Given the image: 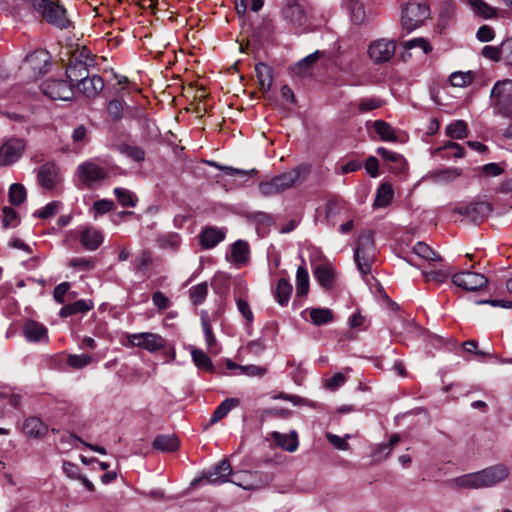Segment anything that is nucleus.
<instances>
[{"label":"nucleus","instance_id":"nucleus-1","mask_svg":"<svg viewBox=\"0 0 512 512\" xmlns=\"http://www.w3.org/2000/svg\"><path fill=\"white\" fill-rule=\"evenodd\" d=\"M306 174L307 169L304 167H296L290 171H286L268 181L260 182L258 185L259 193L267 197L284 192L295 184L302 182Z\"/></svg>","mask_w":512,"mask_h":512},{"label":"nucleus","instance_id":"nucleus-2","mask_svg":"<svg viewBox=\"0 0 512 512\" xmlns=\"http://www.w3.org/2000/svg\"><path fill=\"white\" fill-rule=\"evenodd\" d=\"M376 256V249L371 231L363 232L357 241L354 259L358 270L362 275H368L371 272V266Z\"/></svg>","mask_w":512,"mask_h":512},{"label":"nucleus","instance_id":"nucleus-3","mask_svg":"<svg viewBox=\"0 0 512 512\" xmlns=\"http://www.w3.org/2000/svg\"><path fill=\"white\" fill-rule=\"evenodd\" d=\"M27 5L38 12L48 23L61 29L66 28L69 21L66 10L50 0H26Z\"/></svg>","mask_w":512,"mask_h":512},{"label":"nucleus","instance_id":"nucleus-4","mask_svg":"<svg viewBox=\"0 0 512 512\" xmlns=\"http://www.w3.org/2000/svg\"><path fill=\"white\" fill-rule=\"evenodd\" d=\"M491 102L499 114L512 118V80L505 79L494 84Z\"/></svg>","mask_w":512,"mask_h":512},{"label":"nucleus","instance_id":"nucleus-5","mask_svg":"<svg viewBox=\"0 0 512 512\" xmlns=\"http://www.w3.org/2000/svg\"><path fill=\"white\" fill-rule=\"evenodd\" d=\"M429 16L430 8L425 2L409 1L402 12V27L407 32H411L421 26Z\"/></svg>","mask_w":512,"mask_h":512},{"label":"nucleus","instance_id":"nucleus-6","mask_svg":"<svg viewBox=\"0 0 512 512\" xmlns=\"http://www.w3.org/2000/svg\"><path fill=\"white\" fill-rule=\"evenodd\" d=\"M75 175L85 188L91 189L96 183L105 180L108 172L94 160H87L77 166Z\"/></svg>","mask_w":512,"mask_h":512},{"label":"nucleus","instance_id":"nucleus-7","mask_svg":"<svg viewBox=\"0 0 512 512\" xmlns=\"http://www.w3.org/2000/svg\"><path fill=\"white\" fill-rule=\"evenodd\" d=\"M395 51L396 41L388 38L375 39L367 47L368 57L376 65L388 63L394 57Z\"/></svg>","mask_w":512,"mask_h":512},{"label":"nucleus","instance_id":"nucleus-8","mask_svg":"<svg viewBox=\"0 0 512 512\" xmlns=\"http://www.w3.org/2000/svg\"><path fill=\"white\" fill-rule=\"evenodd\" d=\"M127 339L130 345L147 350L150 353L164 350L167 347V340L152 332L128 334Z\"/></svg>","mask_w":512,"mask_h":512},{"label":"nucleus","instance_id":"nucleus-9","mask_svg":"<svg viewBox=\"0 0 512 512\" xmlns=\"http://www.w3.org/2000/svg\"><path fill=\"white\" fill-rule=\"evenodd\" d=\"M43 93L52 100H71L74 95L73 84L63 79H49L41 84Z\"/></svg>","mask_w":512,"mask_h":512},{"label":"nucleus","instance_id":"nucleus-10","mask_svg":"<svg viewBox=\"0 0 512 512\" xmlns=\"http://www.w3.org/2000/svg\"><path fill=\"white\" fill-rule=\"evenodd\" d=\"M26 142L20 138H9L0 146V166L16 163L23 155Z\"/></svg>","mask_w":512,"mask_h":512},{"label":"nucleus","instance_id":"nucleus-11","mask_svg":"<svg viewBox=\"0 0 512 512\" xmlns=\"http://www.w3.org/2000/svg\"><path fill=\"white\" fill-rule=\"evenodd\" d=\"M36 179L42 189L52 191L61 181L60 168L52 161L46 162L37 169Z\"/></svg>","mask_w":512,"mask_h":512},{"label":"nucleus","instance_id":"nucleus-12","mask_svg":"<svg viewBox=\"0 0 512 512\" xmlns=\"http://www.w3.org/2000/svg\"><path fill=\"white\" fill-rule=\"evenodd\" d=\"M452 283L466 291H477L485 287L487 278L481 274L471 271H461L451 277Z\"/></svg>","mask_w":512,"mask_h":512},{"label":"nucleus","instance_id":"nucleus-13","mask_svg":"<svg viewBox=\"0 0 512 512\" xmlns=\"http://www.w3.org/2000/svg\"><path fill=\"white\" fill-rule=\"evenodd\" d=\"M481 488L492 487L509 476V469L504 464H497L477 471Z\"/></svg>","mask_w":512,"mask_h":512},{"label":"nucleus","instance_id":"nucleus-14","mask_svg":"<svg viewBox=\"0 0 512 512\" xmlns=\"http://www.w3.org/2000/svg\"><path fill=\"white\" fill-rule=\"evenodd\" d=\"M232 466L227 459H222L211 470L204 471L198 481L206 480L207 483L213 485H220L229 482V477L232 475ZM197 482V479L194 480Z\"/></svg>","mask_w":512,"mask_h":512},{"label":"nucleus","instance_id":"nucleus-15","mask_svg":"<svg viewBox=\"0 0 512 512\" xmlns=\"http://www.w3.org/2000/svg\"><path fill=\"white\" fill-rule=\"evenodd\" d=\"M282 14L295 27H301L307 21L305 9L299 0H283Z\"/></svg>","mask_w":512,"mask_h":512},{"label":"nucleus","instance_id":"nucleus-16","mask_svg":"<svg viewBox=\"0 0 512 512\" xmlns=\"http://www.w3.org/2000/svg\"><path fill=\"white\" fill-rule=\"evenodd\" d=\"M50 64V55L45 50H36L25 58L24 67L33 71L34 76L47 72Z\"/></svg>","mask_w":512,"mask_h":512},{"label":"nucleus","instance_id":"nucleus-17","mask_svg":"<svg viewBox=\"0 0 512 512\" xmlns=\"http://www.w3.org/2000/svg\"><path fill=\"white\" fill-rule=\"evenodd\" d=\"M103 241V233L93 226H85L79 233V242L88 251H95Z\"/></svg>","mask_w":512,"mask_h":512},{"label":"nucleus","instance_id":"nucleus-18","mask_svg":"<svg viewBox=\"0 0 512 512\" xmlns=\"http://www.w3.org/2000/svg\"><path fill=\"white\" fill-rule=\"evenodd\" d=\"M492 208L489 203L477 202L467 206L458 207L455 212L467 216L473 222L484 220L491 212Z\"/></svg>","mask_w":512,"mask_h":512},{"label":"nucleus","instance_id":"nucleus-19","mask_svg":"<svg viewBox=\"0 0 512 512\" xmlns=\"http://www.w3.org/2000/svg\"><path fill=\"white\" fill-rule=\"evenodd\" d=\"M77 88L85 97L93 99L103 90L104 81L98 75H88L77 83Z\"/></svg>","mask_w":512,"mask_h":512},{"label":"nucleus","instance_id":"nucleus-20","mask_svg":"<svg viewBox=\"0 0 512 512\" xmlns=\"http://www.w3.org/2000/svg\"><path fill=\"white\" fill-rule=\"evenodd\" d=\"M224 228L206 227L199 235L200 245L203 249H212L225 239Z\"/></svg>","mask_w":512,"mask_h":512},{"label":"nucleus","instance_id":"nucleus-21","mask_svg":"<svg viewBox=\"0 0 512 512\" xmlns=\"http://www.w3.org/2000/svg\"><path fill=\"white\" fill-rule=\"evenodd\" d=\"M260 476L261 474L258 471H245L240 474H236V479L230 480L229 482L245 490H256L264 485L260 480Z\"/></svg>","mask_w":512,"mask_h":512},{"label":"nucleus","instance_id":"nucleus-22","mask_svg":"<svg viewBox=\"0 0 512 512\" xmlns=\"http://www.w3.org/2000/svg\"><path fill=\"white\" fill-rule=\"evenodd\" d=\"M23 433L31 438H42L48 432V426L38 417L27 418L22 425Z\"/></svg>","mask_w":512,"mask_h":512},{"label":"nucleus","instance_id":"nucleus-23","mask_svg":"<svg viewBox=\"0 0 512 512\" xmlns=\"http://www.w3.org/2000/svg\"><path fill=\"white\" fill-rule=\"evenodd\" d=\"M23 334L29 342H39L42 339H47V328L34 320H28L24 323Z\"/></svg>","mask_w":512,"mask_h":512},{"label":"nucleus","instance_id":"nucleus-24","mask_svg":"<svg viewBox=\"0 0 512 512\" xmlns=\"http://www.w3.org/2000/svg\"><path fill=\"white\" fill-rule=\"evenodd\" d=\"M462 175V169L457 167H449L438 169L430 173V178L435 183L447 184Z\"/></svg>","mask_w":512,"mask_h":512},{"label":"nucleus","instance_id":"nucleus-25","mask_svg":"<svg viewBox=\"0 0 512 512\" xmlns=\"http://www.w3.org/2000/svg\"><path fill=\"white\" fill-rule=\"evenodd\" d=\"M180 446L175 435H158L152 442V447L161 452H174Z\"/></svg>","mask_w":512,"mask_h":512},{"label":"nucleus","instance_id":"nucleus-26","mask_svg":"<svg viewBox=\"0 0 512 512\" xmlns=\"http://www.w3.org/2000/svg\"><path fill=\"white\" fill-rule=\"evenodd\" d=\"M91 309H93V303L91 301L81 299L63 306L60 309L59 315L65 318L80 313H87Z\"/></svg>","mask_w":512,"mask_h":512},{"label":"nucleus","instance_id":"nucleus-27","mask_svg":"<svg viewBox=\"0 0 512 512\" xmlns=\"http://www.w3.org/2000/svg\"><path fill=\"white\" fill-rule=\"evenodd\" d=\"M88 66L84 62L80 61H69L66 68V76L71 83L79 82L88 76Z\"/></svg>","mask_w":512,"mask_h":512},{"label":"nucleus","instance_id":"nucleus-28","mask_svg":"<svg viewBox=\"0 0 512 512\" xmlns=\"http://www.w3.org/2000/svg\"><path fill=\"white\" fill-rule=\"evenodd\" d=\"M256 77L259 82L260 90L266 92L269 91L272 86V68L265 63H258L255 66Z\"/></svg>","mask_w":512,"mask_h":512},{"label":"nucleus","instance_id":"nucleus-29","mask_svg":"<svg viewBox=\"0 0 512 512\" xmlns=\"http://www.w3.org/2000/svg\"><path fill=\"white\" fill-rule=\"evenodd\" d=\"M477 473H468L449 480V485L458 489H481Z\"/></svg>","mask_w":512,"mask_h":512},{"label":"nucleus","instance_id":"nucleus-30","mask_svg":"<svg viewBox=\"0 0 512 512\" xmlns=\"http://www.w3.org/2000/svg\"><path fill=\"white\" fill-rule=\"evenodd\" d=\"M394 197V191L389 183H382L376 192V197L373 203L375 208H382L388 206Z\"/></svg>","mask_w":512,"mask_h":512},{"label":"nucleus","instance_id":"nucleus-31","mask_svg":"<svg viewBox=\"0 0 512 512\" xmlns=\"http://www.w3.org/2000/svg\"><path fill=\"white\" fill-rule=\"evenodd\" d=\"M240 404L237 398H227L221 402L219 406L212 413L210 424L213 425L223 419L233 408Z\"/></svg>","mask_w":512,"mask_h":512},{"label":"nucleus","instance_id":"nucleus-32","mask_svg":"<svg viewBox=\"0 0 512 512\" xmlns=\"http://www.w3.org/2000/svg\"><path fill=\"white\" fill-rule=\"evenodd\" d=\"M272 437L275 442L286 451L293 452L298 448V438L295 432L291 434L273 432Z\"/></svg>","mask_w":512,"mask_h":512},{"label":"nucleus","instance_id":"nucleus-33","mask_svg":"<svg viewBox=\"0 0 512 512\" xmlns=\"http://www.w3.org/2000/svg\"><path fill=\"white\" fill-rule=\"evenodd\" d=\"M314 276L322 287L330 288L334 282V271L328 265H318L314 270Z\"/></svg>","mask_w":512,"mask_h":512},{"label":"nucleus","instance_id":"nucleus-34","mask_svg":"<svg viewBox=\"0 0 512 512\" xmlns=\"http://www.w3.org/2000/svg\"><path fill=\"white\" fill-rule=\"evenodd\" d=\"M249 245L243 240H237L231 246V256L236 264H243L248 260Z\"/></svg>","mask_w":512,"mask_h":512},{"label":"nucleus","instance_id":"nucleus-35","mask_svg":"<svg viewBox=\"0 0 512 512\" xmlns=\"http://www.w3.org/2000/svg\"><path fill=\"white\" fill-rule=\"evenodd\" d=\"M292 293V285L288 282V280L281 278L278 280L276 289H275V298L277 302L281 306L287 305L289 302L290 296Z\"/></svg>","mask_w":512,"mask_h":512},{"label":"nucleus","instance_id":"nucleus-36","mask_svg":"<svg viewBox=\"0 0 512 512\" xmlns=\"http://www.w3.org/2000/svg\"><path fill=\"white\" fill-rule=\"evenodd\" d=\"M467 2L479 17L489 19L496 16L495 8L491 7L484 0H467Z\"/></svg>","mask_w":512,"mask_h":512},{"label":"nucleus","instance_id":"nucleus-37","mask_svg":"<svg viewBox=\"0 0 512 512\" xmlns=\"http://www.w3.org/2000/svg\"><path fill=\"white\" fill-rule=\"evenodd\" d=\"M309 316L316 326L328 324L333 320V312L329 308H312L309 310Z\"/></svg>","mask_w":512,"mask_h":512},{"label":"nucleus","instance_id":"nucleus-38","mask_svg":"<svg viewBox=\"0 0 512 512\" xmlns=\"http://www.w3.org/2000/svg\"><path fill=\"white\" fill-rule=\"evenodd\" d=\"M373 127L382 141H397V135L394 128L387 122L383 120H376L373 124Z\"/></svg>","mask_w":512,"mask_h":512},{"label":"nucleus","instance_id":"nucleus-39","mask_svg":"<svg viewBox=\"0 0 512 512\" xmlns=\"http://www.w3.org/2000/svg\"><path fill=\"white\" fill-rule=\"evenodd\" d=\"M309 291V274L304 266H299L296 273V295L304 297Z\"/></svg>","mask_w":512,"mask_h":512},{"label":"nucleus","instance_id":"nucleus-40","mask_svg":"<svg viewBox=\"0 0 512 512\" xmlns=\"http://www.w3.org/2000/svg\"><path fill=\"white\" fill-rule=\"evenodd\" d=\"M475 78V73L472 71H456L449 76L450 84L454 87H467L470 86Z\"/></svg>","mask_w":512,"mask_h":512},{"label":"nucleus","instance_id":"nucleus-41","mask_svg":"<svg viewBox=\"0 0 512 512\" xmlns=\"http://www.w3.org/2000/svg\"><path fill=\"white\" fill-rule=\"evenodd\" d=\"M208 295V283L202 282L189 289V299L194 306H199L204 303Z\"/></svg>","mask_w":512,"mask_h":512},{"label":"nucleus","instance_id":"nucleus-42","mask_svg":"<svg viewBox=\"0 0 512 512\" xmlns=\"http://www.w3.org/2000/svg\"><path fill=\"white\" fill-rule=\"evenodd\" d=\"M118 151L137 163H141L145 160V150L140 146L121 144L118 147Z\"/></svg>","mask_w":512,"mask_h":512},{"label":"nucleus","instance_id":"nucleus-43","mask_svg":"<svg viewBox=\"0 0 512 512\" xmlns=\"http://www.w3.org/2000/svg\"><path fill=\"white\" fill-rule=\"evenodd\" d=\"M191 356L194 364L201 370L204 371H213V363L210 357L201 349L193 348L191 351Z\"/></svg>","mask_w":512,"mask_h":512},{"label":"nucleus","instance_id":"nucleus-44","mask_svg":"<svg viewBox=\"0 0 512 512\" xmlns=\"http://www.w3.org/2000/svg\"><path fill=\"white\" fill-rule=\"evenodd\" d=\"M413 252L427 261L442 260L441 256L424 242H417L413 247Z\"/></svg>","mask_w":512,"mask_h":512},{"label":"nucleus","instance_id":"nucleus-45","mask_svg":"<svg viewBox=\"0 0 512 512\" xmlns=\"http://www.w3.org/2000/svg\"><path fill=\"white\" fill-rule=\"evenodd\" d=\"M446 135L453 139L467 137V124L463 120H456L446 127Z\"/></svg>","mask_w":512,"mask_h":512},{"label":"nucleus","instance_id":"nucleus-46","mask_svg":"<svg viewBox=\"0 0 512 512\" xmlns=\"http://www.w3.org/2000/svg\"><path fill=\"white\" fill-rule=\"evenodd\" d=\"M27 197L25 187L20 183H14L9 188V201L12 205L19 206Z\"/></svg>","mask_w":512,"mask_h":512},{"label":"nucleus","instance_id":"nucleus-47","mask_svg":"<svg viewBox=\"0 0 512 512\" xmlns=\"http://www.w3.org/2000/svg\"><path fill=\"white\" fill-rule=\"evenodd\" d=\"M114 194L123 207H134L137 202L136 196L128 189L115 188Z\"/></svg>","mask_w":512,"mask_h":512},{"label":"nucleus","instance_id":"nucleus-48","mask_svg":"<svg viewBox=\"0 0 512 512\" xmlns=\"http://www.w3.org/2000/svg\"><path fill=\"white\" fill-rule=\"evenodd\" d=\"M401 45L405 51L411 50L413 48H420L425 54H428L432 51L431 44L423 37L404 41Z\"/></svg>","mask_w":512,"mask_h":512},{"label":"nucleus","instance_id":"nucleus-49","mask_svg":"<svg viewBox=\"0 0 512 512\" xmlns=\"http://www.w3.org/2000/svg\"><path fill=\"white\" fill-rule=\"evenodd\" d=\"M201 324L204 331L207 346L212 348L216 344V338L212 331V326L209 321V317L206 311L201 313Z\"/></svg>","mask_w":512,"mask_h":512},{"label":"nucleus","instance_id":"nucleus-50","mask_svg":"<svg viewBox=\"0 0 512 512\" xmlns=\"http://www.w3.org/2000/svg\"><path fill=\"white\" fill-rule=\"evenodd\" d=\"M68 265L71 268H76L81 271H90L95 268L96 263L93 258L77 257V258H72L69 261Z\"/></svg>","mask_w":512,"mask_h":512},{"label":"nucleus","instance_id":"nucleus-51","mask_svg":"<svg viewBox=\"0 0 512 512\" xmlns=\"http://www.w3.org/2000/svg\"><path fill=\"white\" fill-rule=\"evenodd\" d=\"M115 209V204L113 201L108 199H101L95 201L92 207L94 217L97 218L98 215L106 214Z\"/></svg>","mask_w":512,"mask_h":512},{"label":"nucleus","instance_id":"nucleus-52","mask_svg":"<svg viewBox=\"0 0 512 512\" xmlns=\"http://www.w3.org/2000/svg\"><path fill=\"white\" fill-rule=\"evenodd\" d=\"M124 101L113 99L107 105V111L113 120L118 121L123 117Z\"/></svg>","mask_w":512,"mask_h":512},{"label":"nucleus","instance_id":"nucleus-53","mask_svg":"<svg viewBox=\"0 0 512 512\" xmlns=\"http://www.w3.org/2000/svg\"><path fill=\"white\" fill-rule=\"evenodd\" d=\"M61 206V202L52 201L44 206L42 209L38 210L35 215L41 219H48L56 215L59 208Z\"/></svg>","mask_w":512,"mask_h":512},{"label":"nucleus","instance_id":"nucleus-54","mask_svg":"<svg viewBox=\"0 0 512 512\" xmlns=\"http://www.w3.org/2000/svg\"><path fill=\"white\" fill-rule=\"evenodd\" d=\"M382 101L378 98H362L358 103V110L361 113L369 112L380 108Z\"/></svg>","mask_w":512,"mask_h":512},{"label":"nucleus","instance_id":"nucleus-55","mask_svg":"<svg viewBox=\"0 0 512 512\" xmlns=\"http://www.w3.org/2000/svg\"><path fill=\"white\" fill-rule=\"evenodd\" d=\"M92 361V357L88 354H81V355H70L68 357V364L72 368L75 369H81L88 364H90Z\"/></svg>","mask_w":512,"mask_h":512},{"label":"nucleus","instance_id":"nucleus-56","mask_svg":"<svg viewBox=\"0 0 512 512\" xmlns=\"http://www.w3.org/2000/svg\"><path fill=\"white\" fill-rule=\"evenodd\" d=\"M3 226L5 228L8 227H16L18 225V215L17 212L11 207H4L3 210Z\"/></svg>","mask_w":512,"mask_h":512},{"label":"nucleus","instance_id":"nucleus-57","mask_svg":"<svg viewBox=\"0 0 512 512\" xmlns=\"http://www.w3.org/2000/svg\"><path fill=\"white\" fill-rule=\"evenodd\" d=\"M376 152L386 161H390L398 165H403L405 162L401 154L389 151L384 147H379Z\"/></svg>","mask_w":512,"mask_h":512},{"label":"nucleus","instance_id":"nucleus-58","mask_svg":"<svg viewBox=\"0 0 512 512\" xmlns=\"http://www.w3.org/2000/svg\"><path fill=\"white\" fill-rule=\"evenodd\" d=\"M423 276L425 277L426 282L442 284L448 279L449 273L442 270H432L427 272L424 271Z\"/></svg>","mask_w":512,"mask_h":512},{"label":"nucleus","instance_id":"nucleus-59","mask_svg":"<svg viewBox=\"0 0 512 512\" xmlns=\"http://www.w3.org/2000/svg\"><path fill=\"white\" fill-rule=\"evenodd\" d=\"M350 9L353 23L356 25L362 24L365 19V11L363 5L359 2H354L350 5Z\"/></svg>","mask_w":512,"mask_h":512},{"label":"nucleus","instance_id":"nucleus-60","mask_svg":"<svg viewBox=\"0 0 512 512\" xmlns=\"http://www.w3.org/2000/svg\"><path fill=\"white\" fill-rule=\"evenodd\" d=\"M84 62L85 65L89 66L93 62L91 52L88 48L82 47L77 48L75 52L72 54V57L69 61H80Z\"/></svg>","mask_w":512,"mask_h":512},{"label":"nucleus","instance_id":"nucleus-61","mask_svg":"<svg viewBox=\"0 0 512 512\" xmlns=\"http://www.w3.org/2000/svg\"><path fill=\"white\" fill-rule=\"evenodd\" d=\"M482 55L493 61L503 60L502 44L499 47L489 45L484 46L482 49Z\"/></svg>","mask_w":512,"mask_h":512},{"label":"nucleus","instance_id":"nucleus-62","mask_svg":"<svg viewBox=\"0 0 512 512\" xmlns=\"http://www.w3.org/2000/svg\"><path fill=\"white\" fill-rule=\"evenodd\" d=\"M236 304L239 312L244 317L246 322L250 325L254 320V315L249 303L246 300L239 298L237 299Z\"/></svg>","mask_w":512,"mask_h":512},{"label":"nucleus","instance_id":"nucleus-63","mask_svg":"<svg viewBox=\"0 0 512 512\" xmlns=\"http://www.w3.org/2000/svg\"><path fill=\"white\" fill-rule=\"evenodd\" d=\"M153 304L161 311L169 308L171 302L169 298L161 291H156L152 294Z\"/></svg>","mask_w":512,"mask_h":512},{"label":"nucleus","instance_id":"nucleus-64","mask_svg":"<svg viewBox=\"0 0 512 512\" xmlns=\"http://www.w3.org/2000/svg\"><path fill=\"white\" fill-rule=\"evenodd\" d=\"M152 262L151 255L149 252L143 251L134 260V267L138 271L145 270Z\"/></svg>","mask_w":512,"mask_h":512}]
</instances>
